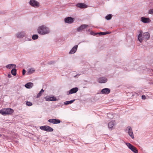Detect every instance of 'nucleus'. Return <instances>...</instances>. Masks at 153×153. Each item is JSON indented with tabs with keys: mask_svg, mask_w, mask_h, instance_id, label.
Segmentation results:
<instances>
[{
	"mask_svg": "<svg viewBox=\"0 0 153 153\" xmlns=\"http://www.w3.org/2000/svg\"><path fill=\"white\" fill-rule=\"evenodd\" d=\"M37 31L39 34L42 35L48 34L51 32L49 27L44 25L39 26Z\"/></svg>",
	"mask_w": 153,
	"mask_h": 153,
	"instance_id": "f257e3e1",
	"label": "nucleus"
},
{
	"mask_svg": "<svg viewBox=\"0 0 153 153\" xmlns=\"http://www.w3.org/2000/svg\"><path fill=\"white\" fill-rule=\"evenodd\" d=\"M150 36V34L149 33H143L142 31L140 30L138 36V40L140 42L142 43L143 40L146 41L148 40Z\"/></svg>",
	"mask_w": 153,
	"mask_h": 153,
	"instance_id": "f03ea898",
	"label": "nucleus"
},
{
	"mask_svg": "<svg viewBox=\"0 0 153 153\" xmlns=\"http://www.w3.org/2000/svg\"><path fill=\"white\" fill-rule=\"evenodd\" d=\"M13 111V110L11 108H4L0 111V113L3 115H6L12 114Z\"/></svg>",
	"mask_w": 153,
	"mask_h": 153,
	"instance_id": "7ed1b4c3",
	"label": "nucleus"
},
{
	"mask_svg": "<svg viewBox=\"0 0 153 153\" xmlns=\"http://www.w3.org/2000/svg\"><path fill=\"white\" fill-rule=\"evenodd\" d=\"M29 4L31 6L35 8L38 7L40 6L39 2L36 0H30Z\"/></svg>",
	"mask_w": 153,
	"mask_h": 153,
	"instance_id": "20e7f679",
	"label": "nucleus"
},
{
	"mask_svg": "<svg viewBox=\"0 0 153 153\" xmlns=\"http://www.w3.org/2000/svg\"><path fill=\"white\" fill-rule=\"evenodd\" d=\"M126 144L128 148L134 153H138V150L135 147L129 143H126Z\"/></svg>",
	"mask_w": 153,
	"mask_h": 153,
	"instance_id": "39448f33",
	"label": "nucleus"
},
{
	"mask_svg": "<svg viewBox=\"0 0 153 153\" xmlns=\"http://www.w3.org/2000/svg\"><path fill=\"white\" fill-rule=\"evenodd\" d=\"M40 128L42 130L48 132H51L53 131V128L48 126H41L40 127Z\"/></svg>",
	"mask_w": 153,
	"mask_h": 153,
	"instance_id": "423d86ee",
	"label": "nucleus"
},
{
	"mask_svg": "<svg viewBox=\"0 0 153 153\" xmlns=\"http://www.w3.org/2000/svg\"><path fill=\"white\" fill-rule=\"evenodd\" d=\"M116 123L114 121L112 120L109 122L108 125V128L110 130H112L115 128Z\"/></svg>",
	"mask_w": 153,
	"mask_h": 153,
	"instance_id": "0eeeda50",
	"label": "nucleus"
},
{
	"mask_svg": "<svg viewBox=\"0 0 153 153\" xmlns=\"http://www.w3.org/2000/svg\"><path fill=\"white\" fill-rule=\"evenodd\" d=\"M107 79L105 77L102 76L99 78L97 80V82L100 83H104L107 82Z\"/></svg>",
	"mask_w": 153,
	"mask_h": 153,
	"instance_id": "6e6552de",
	"label": "nucleus"
},
{
	"mask_svg": "<svg viewBox=\"0 0 153 153\" xmlns=\"http://www.w3.org/2000/svg\"><path fill=\"white\" fill-rule=\"evenodd\" d=\"M140 21L144 23H149L151 22V20L149 18L145 17H141L140 18Z\"/></svg>",
	"mask_w": 153,
	"mask_h": 153,
	"instance_id": "1a4fd4ad",
	"label": "nucleus"
},
{
	"mask_svg": "<svg viewBox=\"0 0 153 153\" xmlns=\"http://www.w3.org/2000/svg\"><path fill=\"white\" fill-rule=\"evenodd\" d=\"M126 130L129 135L132 139H134V136L131 128L130 126H128Z\"/></svg>",
	"mask_w": 153,
	"mask_h": 153,
	"instance_id": "9d476101",
	"label": "nucleus"
},
{
	"mask_svg": "<svg viewBox=\"0 0 153 153\" xmlns=\"http://www.w3.org/2000/svg\"><path fill=\"white\" fill-rule=\"evenodd\" d=\"M48 122L53 124H56L60 123V121L58 119H51L48 120Z\"/></svg>",
	"mask_w": 153,
	"mask_h": 153,
	"instance_id": "9b49d317",
	"label": "nucleus"
},
{
	"mask_svg": "<svg viewBox=\"0 0 153 153\" xmlns=\"http://www.w3.org/2000/svg\"><path fill=\"white\" fill-rule=\"evenodd\" d=\"M88 26V25H82L76 29V31L78 32H81Z\"/></svg>",
	"mask_w": 153,
	"mask_h": 153,
	"instance_id": "f8f14e48",
	"label": "nucleus"
},
{
	"mask_svg": "<svg viewBox=\"0 0 153 153\" xmlns=\"http://www.w3.org/2000/svg\"><path fill=\"white\" fill-rule=\"evenodd\" d=\"M78 47V45H75L71 49L69 52V54H73L76 51Z\"/></svg>",
	"mask_w": 153,
	"mask_h": 153,
	"instance_id": "ddd939ff",
	"label": "nucleus"
},
{
	"mask_svg": "<svg viewBox=\"0 0 153 153\" xmlns=\"http://www.w3.org/2000/svg\"><path fill=\"white\" fill-rule=\"evenodd\" d=\"M110 92V90L109 88H105L103 89L101 91V93L104 94H108Z\"/></svg>",
	"mask_w": 153,
	"mask_h": 153,
	"instance_id": "4468645a",
	"label": "nucleus"
},
{
	"mask_svg": "<svg viewBox=\"0 0 153 153\" xmlns=\"http://www.w3.org/2000/svg\"><path fill=\"white\" fill-rule=\"evenodd\" d=\"M16 35L18 38H22L25 36V33L24 32L21 31L17 33Z\"/></svg>",
	"mask_w": 153,
	"mask_h": 153,
	"instance_id": "2eb2a0df",
	"label": "nucleus"
},
{
	"mask_svg": "<svg viewBox=\"0 0 153 153\" xmlns=\"http://www.w3.org/2000/svg\"><path fill=\"white\" fill-rule=\"evenodd\" d=\"M78 88L77 87H75L74 88H73L71 89L69 91V94H72L75 93L76 92L78 91Z\"/></svg>",
	"mask_w": 153,
	"mask_h": 153,
	"instance_id": "dca6fc26",
	"label": "nucleus"
},
{
	"mask_svg": "<svg viewBox=\"0 0 153 153\" xmlns=\"http://www.w3.org/2000/svg\"><path fill=\"white\" fill-rule=\"evenodd\" d=\"M46 101H55L56 100V99L54 97H46L45 98Z\"/></svg>",
	"mask_w": 153,
	"mask_h": 153,
	"instance_id": "f3484780",
	"label": "nucleus"
},
{
	"mask_svg": "<svg viewBox=\"0 0 153 153\" xmlns=\"http://www.w3.org/2000/svg\"><path fill=\"white\" fill-rule=\"evenodd\" d=\"M35 70L33 68H28L27 70V74L28 75L31 74L35 72Z\"/></svg>",
	"mask_w": 153,
	"mask_h": 153,
	"instance_id": "a211bd4d",
	"label": "nucleus"
},
{
	"mask_svg": "<svg viewBox=\"0 0 153 153\" xmlns=\"http://www.w3.org/2000/svg\"><path fill=\"white\" fill-rule=\"evenodd\" d=\"M77 6L79 8H86L87 7V5L85 4L80 3L77 4Z\"/></svg>",
	"mask_w": 153,
	"mask_h": 153,
	"instance_id": "6ab92c4d",
	"label": "nucleus"
},
{
	"mask_svg": "<svg viewBox=\"0 0 153 153\" xmlns=\"http://www.w3.org/2000/svg\"><path fill=\"white\" fill-rule=\"evenodd\" d=\"M33 84L31 82H29L26 84L25 85V87L28 89H30L31 88L33 87Z\"/></svg>",
	"mask_w": 153,
	"mask_h": 153,
	"instance_id": "aec40b11",
	"label": "nucleus"
},
{
	"mask_svg": "<svg viewBox=\"0 0 153 153\" xmlns=\"http://www.w3.org/2000/svg\"><path fill=\"white\" fill-rule=\"evenodd\" d=\"M111 32H101L100 33H95V34L97 35H104L111 33Z\"/></svg>",
	"mask_w": 153,
	"mask_h": 153,
	"instance_id": "412c9836",
	"label": "nucleus"
},
{
	"mask_svg": "<svg viewBox=\"0 0 153 153\" xmlns=\"http://www.w3.org/2000/svg\"><path fill=\"white\" fill-rule=\"evenodd\" d=\"M74 20V19L71 17H68V23L71 24L73 23Z\"/></svg>",
	"mask_w": 153,
	"mask_h": 153,
	"instance_id": "4be33fe9",
	"label": "nucleus"
},
{
	"mask_svg": "<svg viewBox=\"0 0 153 153\" xmlns=\"http://www.w3.org/2000/svg\"><path fill=\"white\" fill-rule=\"evenodd\" d=\"M16 67V65L14 64H10L6 65V67L9 69H11L12 67L15 68Z\"/></svg>",
	"mask_w": 153,
	"mask_h": 153,
	"instance_id": "5701e85b",
	"label": "nucleus"
},
{
	"mask_svg": "<svg viewBox=\"0 0 153 153\" xmlns=\"http://www.w3.org/2000/svg\"><path fill=\"white\" fill-rule=\"evenodd\" d=\"M12 74L13 76H15L16 75V69L15 68L13 69L11 71Z\"/></svg>",
	"mask_w": 153,
	"mask_h": 153,
	"instance_id": "b1692460",
	"label": "nucleus"
},
{
	"mask_svg": "<svg viewBox=\"0 0 153 153\" xmlns=\"http://www.w3.org/2000/svg\"><path fill=\"white\" fill-rule=\"evenodd\" d=\"M44 92V90L43 89H41V90L40 91L39 93L37 94L36 97L37 98L39 97L40 96H41L42 94Z\"/></svg>",
	"mask_w": 153,
	"mask_h": 153,
	"instance_id": "393cba45",
	"label": "nucleus"
},
{
	"mask_svg": "<svg viewBox=\"0 0 153 153\" xmlns=\"http://www.w3.org/2000/svg\"><path fill=\"white\" fill-rule=\"evenodd\" d=\"M112 17V16L111 14H109L108 15L106 16L105 17V18L107 20H110Z\"/></svg>",
	"mask_w": 153,
	"mask_h": 153,
	"instance_id": "a878e982",
	"label": "nucleus"
},
{
	"mask_svg": "<svg viewBox=\"0 0 153 153\" xmlns=\"http://www.w3.org/2000/svg\"><path fill=\"white\" fill-rule=\"evenodd\" d=\"M38 38V36L36 34L33 35L32 37V39L34 40L37 39Z\"/></svg>",
	"mask_w": 153,
	"mask_h": 153,
	"instance_id": "bb28decb",
	"label": "nucleus"
},
{
	"mask_svg": "<svg viewBox=\"0 0 153 153\" xmlns=\"http://www.w3.org/2000/svg\"><path fill=\"white\" fill-rule=\"evenodd\" d=\"M26 104L27 105L30 106L32 105V103L30 102L27 101L26 102Z\"/></svg>",
	"mask_w": 153,
	"mask_h": 153,
	"instance_id": "cd10ccee",
	"label": "nucleus"
},
{
	"mask_svg": "<svg viewBox=\"0 0 153 153\" xmlns=\"http://www.w3.org/2000/svg\"><path fill=\"white\" fill-rule=\"evenodd\" d=\"M75 100L74 99V100H70V101H68V102H67L68 105L69 104L72 103L75 101Z\"/></svg>",
	"mask_w": 153,
	"mask_h": 153,
	"instance_id": "c85d7f7f",
	"label": "nucleus"
},
{
	"mask_svg": "<svg viewBox=\"0 0 153 153\" xmlns=\"http://www.w3.org/2000/svg\"><path fill=\"white\" fill-rule=\"evenodd\" d=\"M149 13L153 15V9H150L149 10Z\"/></svg>",
	"mask_w": 153,
	"mask_h": 153,
	"instance_id": "c756f323",
	"label": "nucleus"
},
{
	"mask_svg": "<svg viewBox=\"0 0 153 153\" xmlns=\"http://www.w3.org/2000/svg\"><path fill=\"white\" fill-rule=\"evenodd\" d=\"M108 117L110 118H113V117H112V115L111 114H108Z\"/></svg>",
	"mask_w": 153,
	"mask_h": 153,
	"instance_id": "7c9ffc66",
	"label": "nucleus"
},
{
	"mask_svg": "<svg viewBox=\"0 0 153 153\" xmlns=\"http://www.w3.org/2000/svg\"><path fill=\"white\" fill-rule=\"evenodd\" d=\"M90 34L91 35H95V36H96L97 35L95 34V33H94L92 31H91V32H90Z\"/></svg>",
	"mask_w": 153,
	"mask_h": 153,
	"instance_id": "2f4dec72",
	"label": "nucleus"
},
{
	"mask_svg": "<svg viewBox=\"0 0 153 153\" xmlns=\"http://www.w3.org/2000/svg\"><path fill=\"white\" fill-rule=\"evenodd\" d=\"M142 98L143 99L145 100L146 99V97L145 95H142Z\"/></svg>",
	"mask_w": 153,
	"mask_h": 153,
	"instance_id": "473e14b6",
	"label": "nucleus"
},
{
	"mask_svg": "<svg viewBox=\"0 0 153 153\" xmlns=\"http://www.w3.org/2000/svg\"><path fill=\"white\" fill-rule=\"evenodd\" d=\"M26 73V71L25 69H23L22 71V74L24 75Z\"/></svg>",
	"mask_w": 153,
	"mask_h": 153,
	"instance_id": "72a5a7b5",
	"label": "nucleus"
},
{
	"mask_svg": "<svg viewBox=\"0 0 153 153\" xmlns=\"http://www.w3.org/2000/svg\"><path fill=\"white\" fill-rule=\"evenodd\" d=\"M64 21H65V23H67V17L65 18V19Z\"/></svg>",
	"mask_w": 153,
	"mask_h": 153,
	"instance_id": "f704fd0d",
	"label": "nucleus"
},
{
	"mask_svg": "<svg viewBox=\"0 0 153 153\" xmlns=\"http://www.w3.org/2000/svg\"><path fill=\"white\" fill-rule=\"evenodd\" d=\"M79 75H80L79 74H77L76 75L74 76V77H75L76 78H77V76H78Z\"/></svg>",
	"mask_w": 153,
	"mask_h": 153,
	"instance_id": "c9c22d12",
	"label": "nucleus"
},
{
	"mask_svg": "<svg viewBox=\"0 0 153 153\" xmlns=\"http://www.w3.org/2000/svg\"><path fill=\"white\" fill-rule=\"evenodd\" d=\"M65 105H67V101H66L64 102Z\"/></svg>",
	"mask_w": 153,
	"mask_h": 153,
	"instance_id": "e433bc0d",
	"label": "nucleus"
},
{
	"mask_svg": "<svg viewBox=\"0 0 153 153\" xmlns=\"http://www.w3.org/2000/svg\"><path fill=\"white\" fill-rule=\"evenodd\" d=\"M28 40L29 41H30L31 40V39L30 38L28 39Z\"/></svg>",
	"mask_w": 153,
	"mask_h": 153,
	"instance_id": "4c0bfd02",
	"label": "nucleus"
},
{
	"mask_svg": "<svg viewBox=\"0 0 153 153\" xmlns=\"http://www.w3.org/2000/svg\"><path fill=\"white\" fill-rule=\"evenodd\" d=\"M10 75H10V74L9 75H8V77H10Z\"/></svg>",
	"mask_w": 153,
	"mask_h": 153,
	"instance_id": "58836bf2",
	"label": "nucleus"
},
{
	"mask_svg": "<svg viewBox=\"0 0 153 153\" xmlns=\"http://www.w3.org/2000/svg\"><path fill=\"white\" fill-rule=\"evenodd\" d=\"M52 62H50V63L49 64H52Z\"/></svg>",
	"mask_w": 153,
	"mask_h": 153,
	"instance_id": "ea45409f",
	"label": "nucleus"
},
{
	"mask_svg": "<svg viewBox=\"0 0 153 153\" xmlns=\"http://www.w3.org/2000/svg\"><path fill=\"white\" fill-rule=\"evenodd\" d=\"M1 135L0 134V137H1Z\"/></svg>",
	"mask_w": 153,
	"mask_h": 153,
	"instance_id": "a19ab883",
	"label": "nucleus"
},
{
	"mask_svg": "<svg viewBox=\"0 0 153 153\" xmlns=\"http://www.w3.org/2000/svg\"><path fill=\"white\" fill-rule=\"evenodd\" d=\"M0 38H1V37H0Z\"/></svg>",
	"mask_w": 153,
	"mask_h": 153,
	"instance_id": "79ce46f5",
	"label": "nucleus"
}]
</instances>
